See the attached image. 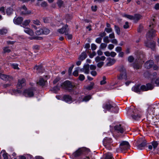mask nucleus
Instances as JSON below:
<instances>
[{"label": "nucleus", "mask_w": 159, "mask_h": 159, "mask_svg": "<svg viewBox=\"0 0 159 159\" xmlns=\"http://www.w3.org/2000/svg\"><path fill=\"white\" fill-rule=\"evenodd\" d=\"M63 100L68 103H71L72 98L69 95H65L63 96Z\"/></svg>", "instance_id": "6ab92c4d"}, {"label": "nucleus", "mask_w": 159, "mask_h": 159, "mask_svg": "<svg viewBox=\"0 0 159 159\" xmlns=\"http://www.w3.org/2000/svg\"><path fill=\"white\" fill-rule=\"evenodd\" d=\"M79 79L80 80L83 81L85 79V76L83 75L80 74L79 77Z\"/></svg>", "instance_id": "052dcab7"}, {"label": "nucleus", "mask_w": 159, "mask_h": 159, "mask_svg": "<svg viewBox=\"0 0 159 159\" xmlns=\"http://www.w3.org/2000/svg\"><path fill=\"white\" fill-rule=\"evenodd\" d=\"M92 98L91 96L90 95H88L87 96H85L83 98V101L85 102L88 101L90 100Z\"/></svg>", "instance_id": "e433bc0d"}, {"label": "nucleus", "mask_w": 159, "mask_h": 159, "mask_svg": "<svg viewBox=\"0 0 159 159\" xmlns=\"http://www.w3.org/2000/svg\"><path fill=\"white\" fill-rule=\"evenodd\" d=\"M131 66L134 70H138L140 69L141 66L138 63L134 62L131 64Z\"/></svg>", "instance_id": "a878e982"}, {"label": "nucleus", "mask_w": 159, "mask_h": 159, "mask_svg": "<svg viewBox=\"0 0 159 159\" xmlns=\"http://www.w3.org/2000/svg\"><path fill=\"white\" fill-rule=\"evenodd\" d=\"M146 85L148 91L153 89L154 88V86L152 83H148L146 84Z\"/></svg>", "instance_id": "72a5a7b5"}, {"label": "nucleus", "mask_w": 159, "mask_h": 159, "mask_svg": "<svg viewBox=\"0 0 159 159\" xmlns=\"http://www.w3.org/2000/svg\"><path fill=\"white\" fill-rule=\"evenodd\" d=\"M140 90H141L142 91H148V89H147L146 85H142L140 87Z\"/></svg>", "instance_id": "a18cd8bd"}, {"label": "nucleus", "mask_w": 159, "mask_h": 159, "mask_svg": "<svg viewBox=\"0 0 159 159\" xmlns=\"http://www.w3.org/2000/svg\"><path fill=\"white\" fill-rule=\"evenodd\" d=\"M140 111L134 107L129 108L127 111V114L132 117L134 120H139L140 118Z\"/></svg>", "instance_id": "7ed1b4c3"}, {"label": "nucleus", "mask_w": 159, "mask_h": 159, "mask_svg": "<svg viewBox=\"0 0 159 159\" xmlns=\"http://www.w3.org/2000/svg\"><path fill=\"white\" fill-rule=\"evenodd\" d=\"M113 140L111 138L105 137L103 139L102 142L104 146L109 150L112 149L111 145L113 146Z\"/></svg>", "instance_id": "423d86ee"}, {"label": "nucleus", "mask_w": 159, "mask_h": 159, "mask_svg": "<svg viewBox=\"0 0 159 159\" xmlns=\"http://www.w3.org/2000/svg\"><path fill=\"white\" fill-rule=\"evenodd\" d=\"M7 32V30L6 29H2L0 30V34L4 35L6 34Z\"/></svg>", "instance_id": "864d4df0"}, {"label": "nucleus", "mask_w": 159, "mask_h": 159, "mask_svg": "<svg viewBox=\"0 0 159 159\" xmlns=\"http://www.w3.org/2000/svg\"><path fill=\"white\" fill-rule=\"evenodd\" d=\"M102 108L109 111L115 113H118L119 109L118 107L110 100H108L107 103L103 104Z\"/></svg>", "instance_id": "f03ea898"}, {"label": "nucleus", "mask_w": 159, "mask_h": 159, "mask_svg": "<svg viewBox=\"0 0 159 159\" xmlns=\"http://www.w3.org/2000/svg\"><path fill=\"white\" fill-rule=\"evenodd\" d=\"M103 80L100 82V84L102 85L105 84L107 82L106 81V78L105 76H103L102 77Z\"/></svg>", "instance_id": "c03bdc74"}, {"label": "nucleus", "mask_w": 159, "mask_h": 159, "mask_svg": "<svg viewBox=\"0 0 159 159\" xmlns=\"http://www.w3.org/2000/svg\"><path fill=\"white\" fill-rule=\"evenodd\" d=\"M74 66V65L72 64L71 66L69 67L68 70V73L69 76H70L71 75L72 70Z\"/></svg>", "instance_id": "37998d69"}, {"label": "nucleus", "mask_w": 159, "mask_h": 159, "mask_svg": "<svg viewBox=\"0 0 159 159\" xmlns=\"http://www.w3.org/2000/svg\"><path fill=\"white\" fill-rule=\"evenodd\" d=\"M130 147L129 143L126 141H122L119 146V149L123 152L129 149Z\"/></svg>", "instance_id": "9d476101"}, {"label": "nucleus", "mask_w": 159, "mask_h": 159, "mask_svg": "<svg viewBox=\"0 0 159 159\" xmlns=\"http://www.w3.org/2000/svg\"><path fill=\"white\" fill-rule=\"evenodd\" d=\"M158 143L157 141H153L152 143V145L154 149H155L157 147Z\"/></svg>", "instance_id": "8fccbe9b"}, {"label": "nucleus", "mask_w": 159, "mask_h": 159, "mask_svg": "<svg viewBox=\"0 0 159 159\" xmlns=\"http://www.w3.org/2000/svg\"><path fill=\"white\" fill-rule=\"evenodd\" d=\"M96 155L93 154L90 149L85 147L79 148L73 153L70 157L72 159H95Z\"/></svg>", "instance_id": "f257e3e1"}, {"label": "nucleus", "mask_w": 159, "mask_h": 159, "mask_svg": "<svg viewBox=\"0 0 159 159\" xmlns=\"http://www.w3.org/2000/svg\"><path fill=\"white\" fill-rule=\"evenodd\" d=\"M15 17L13 19V22L15 24L20 25L22 23L23 18L22 17L19 16L16 18Z\"/></svg>", "instance_id": "aec40b11"}, {"label": "nucleus", "mask_w": 159, "mask_h": 159, "mask_svg": "<svg viewBox=\"0 0 159 159\" xmlns=\"http://www.w3.org/2000/svg\"><path fill=\"white\" fill-rule=\"evenodd\" d=\"M48 5V4L45 1L43 2L41 4V7H46Z\"/></svg>", "instance_id": "338daca9"}, {"label": "nucleus", "mask_w": 159, "mask_h": 159, "mask_svg": "<svg viewBox=\"0 0 159 159\" xmlns=\"http://www.w3.org/2000/svg\"><path fill=\"white\" fill-rule=\"evenodd\" d=\"M96 54H97L96 52L93 51L92 53L90 54L89 55V57L91 58H92L94 56H95Z\"/></svg>", "instance_id": "774afa93"}, {"label": "nucleus", "mask_w": 159, "mask_h": 159, "mask_svg": "<svg viewBox=\"0 0 159 159\" xmlns=\"http://www.w3.org/2000/svg\"><path fill=\"white\" fill-rule=\"evenodd\" d=\"M154 118V117L151 114H148L146 116L147 120V122L150 123L152 120Z\"/></svg>", "instance_id": "c756f323"}, {"label": "nucleus", "mask_w": 159, "mask_h": 159, "mask_svg": "<svg viewBox=\"0 0 159 159\" xmlns=\"http://www.w3.org/2000/svg\"><path fill=\"white\" fill-rule=\"evenodd\" d=\"M22 9H23V11L21 12V15H28L30 14L31 13L30 11L27 10V8L25 5H24L22 7Z\"/></svg>", "instance_id": "4be33fe9"}, {"label": "nucleus", "mask_w": 159, "mask_h": 159, "mask_svg": "<svg viewBox=\"0 0 159 159\" xmlns=\"http://www.w3.org/2000/svg\"><path fill=\"white\" fill-rule=\"evenodd\" d=\"M154 64V63L153 60H150L147 61L145 63L144 66L145 68L149 69L152 67Z\"/></svg>", "instance_id": "dca6fc26"}, {"label": "nucleus", "mask_w": 159, "mask_h": 159, "mask_svg": "<svg viewBox=\"0 0 159 159\" xmlns=\"http://www.w3.org/2000/svg\"><path fill=\"white\" fill-rule=\"evenodd\" d=\"M156 42L154 41H152L150 42L149 48H151L152 50H153L156 47Z\"/></svg>", "instance_id": "c85d7f7f"}, {"label": "nucleus", "mask_w": 159, "mask_h": 159, "mask_svg": "<svg viewBox=\"0 0 159 159\" xmlns=\"http://www.w3.org/2000/svg\"><path fill=\"white\" fill-rule=\"evenodd\" d=\"M91 9L93 11L96 12L97 10V6L96 5H95L94 6H92L91 7Z\"/></svg>", "instance_id": "bf43d9fd"}, {"label": "nucleus", "mask_w": 159, "mask_h": 159, "mask_svg": "<svg viewBox=\"0 0 159 159\" xmlns=\"http://www.w3.org/2000/svg\"><path fill=\"white\" fill-rule=\"evenodd\" d=\"M103 41L106 43H109V40L108 37L107 36H105L103 38Z\"/></svg>", "instance_id": "4d7b16f0"}, {"label": "nucleus", "mask_w": 159, "mask_h": 159, "mask_svg": "<svg viewBox=\"0 0 159 159\" xmlns=\"http://www.w3.org/2000/svg\"><path fill=\"white\" fill-rule=\"evenodd\" d=\"M18 157V159H34L32 155L30 154H24L23 155H20Z\"/></svg>", "instance_id": "a211bd4d"}, {"label": "nucleus", "mask_w": 159, "mask_h": 159, "mask_svg": "<svg viewBox=\"0 0 159 159\" xmlns=\"http://www.w3.org/2000/svg\"><path fill=\"white\" fill-rule=\"evenodd\" d=\"M122 50V48L119 46L117 47L115 49V51L117 52H121Z\"/></svg>", "instance_id": "e2e57ef3"}, {"label": "nucleus", "mask_w": 159, "mask_h": 159, "mask_svg": "<svg viewBox=\"0 0 159 159\" xmlns=\"http://www.w3.org/2000/svg\"><path fill=\"white\" fill-rule=\"evenodd\" d=\"M25 32L30 35L31 37L29 38V39L30 40L35 39L37 40H42L43 39V38L42 37L36 36H33L34 34V32L30 28H27L24 30Z\"/></svg>", "instance_id": "1a4fd4ad"}, {"label": "nucleus", "mask_w": 159, "mask_h": 159, "mask_svg": "<svg viewBox=\"0 0 159 159\" xmlns=\"http://www.w3.org/2000/svg\"><path fill=\"white\" fill-rule=\"evenodd\" d=\"M69 32L66 33L65 34L66 36V38L68 40H71L72 39L73 36L71 34H69Z\"/></svg>", "instance_id": "79ce46f5"}, {"label": "nucleus", "mask_w": 159, "mask_h": 159, "mask_svg": "<svg viewBox=\"0 0 159 159\" xmlns=\"http://www.w3.org/2000/svg\"><path fill=\"white\" fill-rule=\"evenodd\" d=\"M86 50H85V51L82 52L81 54L80 55L78 58L79 60L83 61L87 58V56L86 52Z\"/></svg>", "instance_id": "b1692460"}, {"label": "nucleus", "mask_w": 159, "mask_h": 159, "mask_svg": "<svg viewBox=\"0 0 159 159\" xmlns=\"http://www.w3.org/2000/svg\"><path fill=\"white\" fill-rule=\"evenodd\" d=\"M30 22V20H26L22 23V25L23 26H26L28 25Z\"/></svg>", "instance_id": "49530a36"}, {"label": "nucleus", "mask_w": 159, "mask_h": 159, "mask_svg": "<svg viewBox=\"0 0 159 159\" xmlns=\"http://www.w3.org/2000/svg\"><path fill=\"white\" fill-rule=\"evenodd\" d=\"M104 159H114L112 154L111 153H107L104 155Z\"/></svg>", "instance_id": "cd10ccee"}, {"label": "nucleus", "mask_w": 159, "mask_h": 159, "mask_svg": "<svg viewBox=\"0 0 159 159\" xmlns=\"http://www.w3.org/2000/svg\"><path fill=\"white\" fill-rule=\"evenodd\" d=\"M136 145L138 149L142 150L147 146L146 141L143 140L141 142V140H138L137 142Z\"/></svg>", "instance_id": "4468645a"}, {"label": "nucleus", "mask_w": 159, "mask_h": 159, "mask_svg": "<svg viewBox=\"0 0 159 159\" xmlns=\"http://www.w3.org/2000/svg\"><path fill=\"white\" fill-rule=\"evenodd\" d=\"M9 47H5L3 48V53H9L11 52V49H9Z\"/></svg>", "instance_id": "f704fd0d"}, {"label": "nucleus", "mask_w": 159, "mask_h": 159, "mask_svg": "<svg viewBox=\"0 0 159 159\" xmlns=\"http://www.w3.org/2000/svg\"><path fill=\"white\" fill-rule=\"evenodd\" d=\"M123 16L127 18L130 20H134L135 23H137L140 20L142 19V16L139 14L136 13L132 16L126 14L123 15Z\"/></svg>", "instance_id": "0eeeda50"}, {"label": "nucleus", "mask_w": 159, "mask_h": 159, "mask_svg": "<svg viewBox=\"0 0 159 159\" xmlns=\"http://www.w3.org/2000/svg\"><path fill=\"white\" fill-rule=\"evenodd\" d=\"M36 90V87H32L25 89L23 93V95L25 97L31 98L34 95V92Z\"/></svg>", "instance_id": "39448f33"}, {"label": "nucleus", "mask_w": 159, "mask_h": 159, "mask_svg": "<svg viewBox=\"0 0 159 159\" xmlns=\"http://www.w3.org/2000/svg\"><path fill=\"white\" fill-rule=\"evenodd\" d=\"M0 154H1L3 159H8V156L10 157V159H12L13 157H12L11 156L10 154H9L7 153L5 150H2L0 152Z\"/></svg>", "instance_id": "f3484780"}, {"label": "nucleus", "mask_w": 159, "mask_h": 159, "mask_svg": "<svg viewBox=\"0 0 159 159\" xmlns=\"http://www.w3.org/2000/svg\"><path fill=\"white\" fill-rule=\"evenodd\" d=\"M73 75L77 77L78 76V70H75L73 73Z\"/></svg>", "instance_id": "0e129e2a"}, {"label": "nucleus", "mask_w": 159, "mask_h": 159, "mask_svg": "<svg viewBox=\"0 0 159 159\" xmlns=\"http://www.w3.org/2000/svg\"><path fill=\"white\" fill-rule=\"evenodd\" d=\"M119 71L120 73L118 77V79L119 80H122L123 79L125 80H127V75L126 72V70L123 66H121L120 67Z\"/></svg>", "instance_id": "6e6552de"}, {"label": "nucleus", "mask_w": 159, "mask_h": 159, "mask_svg": "<svg viewBox=\"0 0 159 159\" xmlns=\"http://www.w3.org/2000/svg\"><path fill=\"white\" fill-rule=\"evenodd\" d=\"M107 46V44L106 43H102L100 45V48L103 49L106 48Z\"/></svg>", "instance_id": "13d9d810"}, {"label": "nucleus", "mask_w": 159, "mask_h": 159, "mask_svg": "<svg viewBox=\"0 0 159 159\" xmlns=\"http://www.w3.org/2000/svg\"><path fill=\"white\" fill-rule=\"evenodd\" d=\"M134 60V58L132 56H129L128 58V61L130 63L133 62Z\"/></svg>", "instance_id": "3c124183"}, {"label": "nucleus", "mask_w": 159, "mask_h": 159, "mask_svg": "<svg viewBox=\"0 0 159 159\" xmlns=\"http://www.w3.org/2000/svg\"><path fill=\"white\" fill-rule=\"evenodd\" d=\"M61 86L64 90L70 93L73 92H74L73 89L76 88L75 85L72 84L71 81L69 80L64 82L61 85Z\"/></svg>", "instance_id": "20e7f679"}, {"label": "nucleus", "mask_w": 159, "mask_h": 159, "mask_svg": "<svg viewBox=\"0 0 159 159\" xmlns=\"http://www.w3.org/2000/svg\"><path fill=\"white\" fill-rule=\"evenodd\" d=\"M57 3L58 7L61 8L64 2L62 0H58L57 2Z\"/></svg>", "instance_id": "a19ab883"}, {"label": "nucleus", "mask_w": 159, "mask_h": 159, "mask_svg": "<svg viewBox=\"0 0 159 159\" xmlns=\"http://www.w3.org/2000/svg\"><path fill=\"white\" fill-rule=\"evenodd\" d=\"M102 38L101 37H98L95 40V42L96 43L99 44L102 42Z\"/></svg>", "instance_id": "680f3d73"}, {"label": "nucleus", "mask_w": 159, "mask_h": 159, "mask_svg": "<svg viewBox=\"0 0 159 159\" xmlns=\"http://www.w3.org/2000/svg\"><path fill=\"white\" fill-rule=\"evenodd\" d=\"M143 29V27L141 24H140L137 29V31L138 33H141Z\"/></svg>", "instance_id": "5fc2aeb1"}, {"label": "nucleus", "mask_w": 159, "mask_h": 159, "mask_svg": "<svg viewBox=\"0 0 159 159\" xmlns=\"http://www.w3.org/2000/svg\"><path fill=\"white\" fill-rule=\"evenodd\" d=\"M52 18L49 16L43 18V20L45 23H48L51 20Z\"/></svg>", "instance_id": "473e14b6"}, {"label": "nucleus", "mask_w": 159, "mask_h": 159, "mask_svg": "<svg viewBox=\"0 0 159 159\" xmlns=\"http://www.w3.org/2000/svg\"><path fill=\"white\" fill-rule=\"evenodd\" d=\"M151 109L152 110V112L154 115L156 114V115H157V113L156 112V111L158 110V108H155L154 107H152L151 108Z\"/></svg>", "instance_id": "6e6d98bb"}, {"label": "nucleus", "mask_w": 159, "mask_h": 159, "mask_svg": "<svg viewBox=\"0 0 159 159\" xmlns=\"http://www.w3.org/2000/svg\"><path fill=\"white\" fill-rule=\"evenodd\" d=\"M47 81H45L43 78H40L38 84L39 85L43 87L45 86V83Z\"/></svg>", "instance_id": "bb28decb"}, {"label": "nucleus", "mask_w": 159, "mask_h": 159, "mask_svg": "<svg viewBox=\"0 0 159 159\" xmlns=\"http://www.w3.org/2000/svg\"><path fill=\"white\" fill-rule=\"evenodd\" d=\"M107 60L109 61L108 63L110 64L111 65H113L116 62V60L114 58H111L108 57L107 58Z\"/></svg>", "instance_id": "ea45409f"}, {"label": "nucleus", "mask_w": 159, "mask_h": 159, "mask_svg": "<svg viewBox=\"0 0 159 159\" xmlns=\"http://www.w3.org/2000/svg\"><path fill=\"white\" fill-rule=\"evenodd\" d=\"M12 9L11 8H8L6 10V13L7 15H10L12 13Z\"/></svg>", "instance_id": "603ef678"}, {"label": "nucleus", "mask_w": 159, "mask_h": 159, "mask_svg": "<svg viewBox=\"0 0 159 159\" xmlns=\"http://www.w3.org/2000/svg\"><path fill=\"white\" fill-rule=\"evenodd\" d=\"M94 85V83L93 82H90V84L87 86L86 87V89L88 90H91L93 89Z\"/></svg>", "instance_id": "7c9ffc66"}, {"label": "nucleus", "mask_w": 159, "mask_h": 159, "mask_svg": "<svg viewBox=\"0 0 159 159\" xmlns=\"http://www.w3.org/2000/svg\"><path fill=\"white\" fill-rule=\"evenodd\" d=\"M25 80L24 78H22L21 80H18L16 87L18 89H21L23 87V84L25 82Z\"/></svg>", "instance_id": "412c9836"}, {"label": "nucleus", "mask_w": 159, "mask_h": 159, "mask_svg": "<svg viewBox=\"0 0 159 159\" xmlns=\"http://www.w3.org/2000/svg\"><path fill=\"white\" fill-rule=\"evenodd\" d=\"M60 86L57 84V85L54 86L51 88L50 90L53 92V93L56 94L57 93L58 91L60 90Z\"/></svg>", "instance_id": "393cba45"}, {"label": "nucleus", "mask_w": 159, "mask_h": 159, "mask_svg": "<svg viewBox=\"0 0 159 159\" xmlns=\"http://www.w3.org/2000/svg\"><path fill=\"white\" fill-rule=\"evenodd\" d=\"M91 49L93 51L95 50L97 48V46L94 43H92L91 44Z\"/></svg>", "instance_id": "69168bd1"}, {"label": "nucleus", "mask_w": 159, "mask_h": 159, "mask_svg": "<svg viewBox=\"0 0 159 159\" xmlns=\"http://www.w3.org/2000/svg\"><path fill=\"white\" fill-rule=\"evenodd\" d=\"M35 33L36 35H38L43 34L42 28L40 29L39 30H36Z\"/></svg>", "instance_id": "de8ad7c7"}, {"label": "nucleus", "mask_w": 159, "mask_h": 159, "mask_svg": "<svg viewBox=\"0 0 159 159\" xmlns=\"http://www.w3.org/2000/svg\"><path fill=\"white\" fill-rule=\"evenodd\" d=\"M11 85V82L10 83L9 82L8 83L5 84L3 85L2 87L3 89H7Z\"/></svg>", "instance_id": "09e8293b"}, {"label": "nucleus", "mask_w": 159, "mask_h": 159, "mask_svg": "<svg viewBox=\"0 0 159 159\" xmlns=\"http://www.w3.org/2000/svg\"><path fill=\"white\" fill-rule=\"evenodd\" d=\"M156 35V30L153 29L149 30L147 34V37L150 40L153 39Z\"/></svg>", "instance_id": "f8f14e48"}, {"label": "nucleus", "mask_w": 159, "mask_h": 159, "mask_svg": "<svg viewBox=\"0 0 159 159\" xmlns=\"http://www.w3.org/2000/svg\"><path fill=\"white\" fill-rule=\"evenodd\" d=\"M114 29L116 34L118 35H120V27L116 25H114Z\"/></svg>", "instance_id": "c9c22d12"}, {"label": "nucleus", "mask_w": 159, "mask_h": 159, "mask_svg": "<svg viewBox=\"0 0 159 159\" xmlns=\"http://www.w3.org/2000/svg\"><path fill=\"white\" fill-rule=\"evenodd\" d=\"M69 29L68 28V25L67 24L63 26L61 28L58 29L57 31L61 34H66V33L69 32Z\"/></svg>", "instance_id": "ddd939ff"}, {"label": "nucleus", "mask_w": 159, "mask_h": 159, "mask_svg": "<svg viewBox=\"0 0 159 159\" xmlns=\"http://www.w3.org/2000/svg\"><path fill=\"white\" fill-rule=\"evenodd\" d=\"M0 78L3 81L9 82L10 83L11 82L13 79V78L12 76L2 73L0 74Z\"/></svg>", "instance_id": "9b49d317"}, {"label": "nucleus", "mask_w": 159, "mask_h": 159, "mask_svg": "<svg viewBox=\"0 0 159 159\" xmlns=\"http://www.w3.org/2000/svg\"><path fill=\"white\" fill-rule=\"evenodd\" d=\"M34 69L39 71H41L42 70L43 66L41 65H35L34 66Z\"/></svg>", "instance_id": "58836bf2"}, {"label": "nucleus", "mask_w": 159, "mask_h": 159, "mask_svg": "<svg viewBox=\"0 0 159 159\" xmlns=\"http://www.w3.org/2000/svg\"><path fill=\"white\" fill-rule=\"evenodd\" d=\"M140 84H135L134 86H133L132 88V90L136 93H138L139 92H140Z\"/></svg>", "instance_id": "5701e85b"}, {"label": "nucleus", "mask_w": 159, "mask_h": 159, "mask_svg": "<svg viewBox=\"0 0 159 159\" xmlns=\"http://www.w3.org/2000/svg\"><path fill=\"white\" fill-rule=\"evenodd\" d=\"M114 129L118 133L121 134H123L125 130L124 127L121 124L116 125L114 127Z\"/></svg>", "instance_id": "2eb2a0df"}, {"label": "nucleus", "mask_w": 159, "mask_h": 159, "mask_svg": "<svg viewBox=\"0 0 159 159\" xmlns=\"http://www.w3.org/2000/svg\"><path fill=\"white\" fill-rule=\"evenodd\" d=\"M43 34H48L50 32V30L48 28H42Z\"/></svg>", "instance_id": "4c0bfd02"}, {"label": "nucleus", "mask_w": 159, "mask_h": 159, "mask_svg": "<svg viewBox=\"0 0 159 159\" xmlns=\"http://www.w3.org/2000/svg\"><path fill=\"white\" fill-rule=\"evenodd\" d=\"M89 64H87L84 65L83 67L85 73L88 74L89 72Z\"/></svg>", "instance_id": "2f4dec72"}]
</instances>
